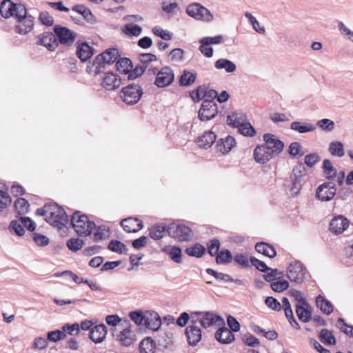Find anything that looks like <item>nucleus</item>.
<instances>
[{"instance_id": "1", "label": "nucleus", "mask_w": 353, "mask_h": 353, "mask_svg": "<svg viewBox=\"0 0 353 353\" xmlns=\"http://www.w3.org/2000/svg\"><path fill=\"white\" fill-rule=\"evenodd\" d=\"M163 233L179 241H188L193 237L192 230L183 224L171 223L169 225L163 223H156V240L163 237Z\"/></svg>"}, {"instance_id": "2", "label": "nucleus", "mask_w": 353, "mask_h": 353, "mask_svg": "<svg viewBox=\"0 0 353 353\" xmlns=\"http://www.w3.org/2000/svg\"><path fill=\"white\" fill-rule=\"evenodd\" d=\"M119 56V51L117 48H109L101 54L97 55L91 65H88L86 71L89 74L93 73L97 75L103 72L106 65L114 63Z\"/></svg>"}, {"instance_id": "3", "label": "nucleus", "mask_w": 353, "mask_h": 353, "mask_svg": "<svg viewBox=\"0 0 353 353\" xmlns=\"http://www.w3.org/2000/svg\"><path fill=\"white\" fill-rule=\"evenodd\" d=\"M191 323H199L203 329H208L210 327L223 326L225 321L213 312L196 311L192 312Z\"/></svg>"}, {"instance_id": "4", "label": "nucleus", "mask_w": 353, "mask_h": 353, "mask_svg": "<svg viewBox=\"0 0 353 353\" xmlns=\"http://www.w3.org/2000/svg\"><path fill=\"white\" fill-rule=\"evenodd\" d=\"M71 225L74 231L81 236H87L92 234L96 224L90 221L88 216L81 214L80 211H76L71 217Z\"/></svg>"}, {"instance_id": "5", "label": "nucleus", "mask_w": 353, "mask_h": 353, "mask_svg": "<svg viewBox=\"0 0 353 353\" xmlns=\"http://www.w3.org/2000/svg\"><path fill=\"white\" fill-rule=\"evenodd\" d=\"M45 220L48 223L58 229H62L69 223L68 216L65 210L57 205L52 203L48 216H46Z\"/></svg>"}, {"instance_id": "6", "label": "nucleus", "mask_w": 353, "mask_h": 353, "mask_svg": "<svg viewBox=\"0 0 353 353\" xmlns=\"http://www.w3.org/2000/svg\"><path fill=\"white\" fill-rule=\"evenodd\" d=\"M0 14L5 19L25 16V5L11 0H3L0 3Z\"/></svg>"}, {"instance_id": "7", "label": "nucleus", "mask_w": 353, "mask_h": 353, "mask_svg": "<svg viewBox=\"0 0 353 353\" xmlns=\"http://www.w3.org/2000/svg\"><path fill=\"white\" fill-rule=\"evenodd\" d=\"M265 143L261 146L256 147L253 154H261V148L270 150L272 153L279 154L284 148V143L274 134L266 133L263 135Z\"/></svg>"}, {"instance_id": "8", "label": "nucleus", "mask_w": 353, "mask_h": 353, "mask_svg": "<svg viewBox=\"0 0 353 353\" xmlns=\"http://www.w3.org/2000/svg\"><path fill=\"white\" fill-rule=\"evenodd\" d=\"M186 13L192 18L204 22H210L214 17L210 11L199 3H192L186 8Z\"/></svg>"}, {"instance_id": "9", "label": "nucleus", "mask_w": 353, "mask_h": 353, "mask_svg": "<svg viewBox=\"0 0 353 353\" xmlns=\"http://www.w3.org/2000/svg\"><path fill=\"white\" fill-rule=\"evenodd\" d=\"M121 93V97L123 102L128 105H133L139 101L143 91L139 85L130 83L123 88Z\"/></svg>"}, {"instance_id": "10", "label": "nucleus", "mask_w": 353, "mask_h": 353, "mask_svg": "<svg viewBox=\"0 0 353 353\" xmlns=\"http://www.w3.org/2000/svg\"><path fill=\"white\" fill-rule=\"evenodd\" d=\"M307 274L306 268L301 262L298 261L291 263L287 270V276L289 280L297 284L303 281Z\"/></svg>"}, {"instance_id": "11", "label": "nucleus", "mask_w": 353, "mask_h": 353, "mask_svg": "<svg viewBox=\"0 0 353 353\" xmlns=\"http://www.w3.org/2000/svg\"><path fill=\"white\" fill-rule=\"evenodd\" d=\"M53 31L56 36L57 41L61 45L70 46L73 44L77 37V33L75 32L60 25L54 26Z\"/></svg>"}, {"instance_id": "12", "label": "nucleus", "mask_w": 353, "mask_h": 353, "mask_svg": "<svg viewBox=\"0 0 353 353\" xmlns=\"http://www.w3.org/2000/svg\"><path fill=\"white\" fill-rule=\"evenodd\" d=\"M198 114L199 119L202 121L214 119L218 114V108L216 103L212 100H204Z\"/></svg>"}, {"instance_id": "13", "label": "nucleus", "mask_w": 353, "mask_h": 353, "mask_svg": "<svg viewBox=\"0 0 353 353\" xmlns=\"http://www.w3.org/2000/svg\"><path fill=\"white\" fill-rule=\"evenodd\" d=\"M336 188L333 182H326L319 185L316 192V196L322 201H328L336 194Z\"/></svg>"}, {"instance_id": "14", "label": "nucleus", "mask_w": 353, "mask_h": 353, "mask_svg": "<svg viewBox=\"0 0 353 353\" xmlns=\"http://www.w3.org/2000/svg\"><path fill=\"white\" fill-rule=\"evenodd\" d=\"M15 19L19 23L15 26L16 32L19 34H26L33 29L34 17L32 15H28L26 6L25 16L16 17Z\"/></svg>"}, {"instance_id": "15", "label": "nucleus", "mask_w": 353, "mask_h": 353, "mask_svg": "<svg viewBox=\"0 0 353 353\" xmlns=\"http://www.w3.org/2000/svg\"><path fill=\"white\" fill-rule=\"evenodd\" d=\"M174 78L172 70L169 67H164L156 74V86L165 87L174 81Z\"/></svg>"}, {"instance_id": "16", "label": "nucleus", "mask_w": 353, "mask_h": 353, "mask_svg": "<svg viewBox=\"0 0 353 353\" xmlns=\"http://www.w3.org/2000/svg\"><path fill=\"white\" fill-rule=\"evenodd\" d=\"M37 45L45 46L49 51H54L59 46L54 33L44 32L39 36Z\"/></svg>"}, {"instance_id": "17", "label": "nucleus", "mask_w": 353, "mask_h": 353, "mask_svg": "<svg viewBox=\"0 0 353 353\" xmlns=\"http://www.w3.org/2000/svg\"><path fill=\"white\" fill-rule=\"evenodd\" d=\"M350 221L343 216L334 217L329 225V230L335 234H342L349 226Z\"/></svg>"}, {"instance_id": "18", "label": "nucleus", "mask_w": 353, "mask_h": 353, "mask_svg": "<svg viewBox=\"0 0 353 353\" xmlns=\"http://www.w3.org/2000/svg\"><path fill=\"white\" fill-rule=\"evenodd\" d=\"M123 229L128 233H136L143 228L142 221L135 217H128L123 219L121 223Z\"/></svg>"}, {"instance_id": "19", "label": "nucleus", "mask_w": 353, "mask_h": 353, "mask_svg": "<svg viewBox=\"0 0 353 353\" xmlns=\"http://www.w3.org/2000/svg\"><path fill=\"white\" fill-rule=\"evenodd\" d=\"M197 323H191L185 328V334L188 342L190 345H196L201 341V330L197 326Z\"/></svg>"}, {"instance_id": "20", "label": "nucleus", "mask_w": 353, "mask_h": 353, "mask_svg": "<svg viewBox=\"0 0 353 353\" xmlns=\"http://www.w3.org/2000/svg\"><path fill=\"white\" fill-rule=\"evenodd\" d=\"M112 336L123 346H130L136 341V335L130 328L123 329L119 334L113 332Z\"/></svg>"}, {"instance_id": "21", "label": "nucleus", "mask_w": 353, "mask_h": 353, "mask_svg": "<svg viewBox=\"0 0 353 353\" xmlns=\"http://www.w3.org/2000/svg\"><path fill=\"white\" fill-rule=\"evenodd\" d=\"M102 85L108 90H114L120 87L121 79L113 72H107L105 73Z\"/></svg>"}, {"instance_id": "22", "label": "nucleus", "mask_w": 353, "mask_h": 353, "mask_svg": "<svg viewBox=\"0 0 353 353\" xmlns=\"http://www.w3.org/2000/svg\"><path fill=\"white\" fill-rule=\"evenodd\" d=\"M107 334V327L104 324H99L93 326L89 332V338L95 343L103 341Z\"/></svg>"}, {"instance_id": "23", "label": "nucleus", "mask_w": 353, "mask_h": 353, "mask_svg": "<svg viewBox=\"0 0 353 353\" xmlns=\"http://www.w3.org/2000/svg\"><path fill=\"white\" fill-rule=\"evenodd\" d=\"M94 54V48L87 42H83L78 44L76 50V54L81 62H86Z\"/></svg>"}, {"instance_id": "24", "label": "nucleus", "mask_w": 353, "mask_h": 353, "mask_svg": "<svg viewBox=\"0 0 353 353\" xmlns=\"http://www.w3.org/2000/svg\"><path fill=\"white\" fill-rule=\"evenodd\" d=\"M219 327L215 333V338L219 342L223 344H229L234 341V335L230 330L225 325Z\"/></svg>"}, {"instance_id": "25", "label": "nucleus", "mask_w": 353, "mask_h": 353, "mask_svg": "<svg viewBox=\"0 0 353 353\" xmlns=\"http://www.w3.org/2000/svg\"><path fill=\"white\" fill-rule=\"evenodd\" d=\"M161 251L168 255L174 262L176 263L182 262V252L179 247L167 245L163 248Z\"/></svg>"}, {"instance_id": "26", "label": "nucleus", "mask_w": 353, "mask_h": 353, "mask_svg": "<svg viewBox=\"0 0 353 353\" xmlns=\"http://www.w3.org/2000/svg\"><path fill=\"white\" fill-rule=\"evenodd\" d=\"M131 320L134 321L137 325H144L146 327L154 330V328L152 327L151 322L148 318H145L143 312L140 310L131 312L129 314Z\"/></svg>"}, {"instance_id": "27", "label": "nucleus", "mask_w": 353, "mask_h": 353, "mask_svg": "<svg viewBox=\"0 0 353 353\" xmlns=\"http://www.w3.org/2000/svg\"><path fill=\"white\" fill-rule=\"evenodd\" d=\"M296 313L299 320L303 322L306 323L311 319V307L307 302L306 305L296 304Z\"/></svg>"}, {"instance_id": "28", "label": "nucleus", "mask_w": 353, "mask_h": 353, "mask_svg": "<svg viewBox=\"0 0 353 353\" xmlns=\"http://www.w3.org/2000/svg\"><path fill=\"white\" fill-rule=\"evenodd\" d=\"M236 141L234 137L228 136L225 139H221L217 142L216 147L218 151L223 154L229 152L235 145Z\"/></svg>"}, {"instance_id": "29", "label": "nucleus", "mask_w": 353, "mask_h": 353, "mask_svg": "<svg viewBox=\"0 0 353 353\" xmlns=\"http://www.w3.org/2000/svg\"><path fill=\"white\" fill-rule=\"evenodd\" d=\"M72 10L81 14L84 19L91 24H93L96 21L95 17L92 14L91 10L84 5H75L72 8Z\"/></svg>"}, {"instance_id": "30", "label": "nucleus", "mask_w": 353, "mask_h": 353, "mask_svg": "<svg viewBox=\"0 0 353 353\" xmlns=\"http://www.w3.org/2000/svg\"><path fill=\"white\" fill-rule=\"evenodd\" d=\"M255 250L269 258H274L276 255V252L273 246L265 242L257 243L255 245Z\"/></svg>"}, {"instance_id": "31", "label": "nucleus", "mask_w": 353, "mask_h": 353, "mask_svg": "<svg viewBox=\"0 0 353 353\" xmlns=\"http://www.w3.org/2000/svg\"><path fill=\"white\" fill-rule=\"evenodd\" d=\"M290 128L303 134L314 131L316 130V125L307 122L294 121L291 123Z\"/></svg>"}, {"instance_id": "32", "label": "nucleus", "mask_w": 353, "mask_h": 353, "mask_svg": "<svg viewBox=\"0 0 353 353\" xmlns=\"http://www.w3.org/2000/svg\"><path fill=\"white\" fill-rule=\"evenodd\" d=\"M216 135L211 131L205 132L201 137L198 138V145L200 148H210L215 141Z\"/></svg>"}, {"instance_id": "33", "label": "nucleus", "mask_w": 353, "mask_h": 353, "mask_svg": "<svg viewBox=\"0 0 353 353\" xmlns=\"http://www.w3.org/2000/svg\"><path fill=\"white\" fill-rule=\"evenodd\" d=\"M227 121L228 125L239 128L245 122V117L243 113L233 112L228 116Z\"/></svg>"}, {"instance_id": "34", "label": "nucleus", "mask_w": 353, "mask_h": 353, "mask_svg": "<svg viewBox=\"0 0 353 353\" xmlns=\"http://www.w3.org/2000/svg\"><path fill=\"white\" fill-rule=\"evenodd\" d=\"M122 31L128 37H139L142 32V28L134 23H128L123 26Z\"/></svg>"}, {"instance_id": "35", "label": "nucleus", "mask_w": 353, "mask_h": 353, "mask_svg": "<svg viewBox=\"0 0 353 353\" xmlns=\"http://www.w3.org/2000/svg\"><path fill=\"white\" fill-rule=\"evenodd\" d=\"M316 306L322 312L326 314H330L333 312V305L330 301L325 299L321 295H319L316 299Z\"/></svg>"}, {"instance_id": "36", "label": "nucleus", "mask_w": 353, "mask_h": 353, "mask_svg": "<svg viewBox=\"0 0 353 353\" xmlns=\"http://www.w3.org/2000/svg\"><path fill=\"white\" fill-rule=\"evenodd\" d=\"M216 69H224L227 72H234L236 66L232 61L227 59H219L214 63Z\"/></svg>"}, {"instance_id": "37", "label": "nucleus", "mask_w": 353, "mask_h": 353, "mask_svg": "<svg viewBox=\"0 0 353 353\" xmlns=\"http://www.w3.org/2000/svg\"><path fill=\"white\" fill-rule=\"evenodd\" d=\"M132 66V61L126 57L120 58L116 63L117 70L125 74H128Z\"/></svg>"}, {"instance_id": "38", "label": "nucleus", "mask_w": 353, "mask_h": 353, "mask_svg": "<svg viewBox=\"0 0 353 353\" xmlns=\"http://www.w3.org/2000/svg\"><path fill=\"white\" fill-rule=\"evenodd\" d=\"M154 343L151 337H146L139 345L140 353H154Z\"/></svg>"}, {"instance_id": "39", "label": "nucleus", "mask_w": 353, "mask_h": 353, "mask_svg": "<svg viewBox=\"0 0 353 353\" xmlns=\"http://www.w3.org/2000/svg\"><path fill=\"white\" fill-rule=\"evenodd\" d=\"M24 223L21 221V217L17 220H12L10 222L9 229L11 232H14L19 236H21L25 233Z\"/></svg>"}, {"instance_id": "40", "label": "nucleus", "mask_w": 353, "mask_h": 353, "mask_svg": "<svg viewBox=\"0 0 353 353\" xmlns=\"http://www.w3.org/2000/svg\"><path fill=\"white\" fill-rule=\"evenodd\" d=\"M320 340L327 345H335L336 341L331 331L327 329H322L319 333Z\"/></svg>"}, {"instance_id": "41", "label": "nucleus", "mask_w": 353, "mask_h": 353, "mask_svg": "<svg viewBox=\"0 0 353 353\" xmlns=\"http://www.w3.org/2000/svg\"><path fill=\"white\" fill-rule=\"evenodd\" d=\"M14 208L19 215L26 214L29 210L30 205L24 198H18L14 203Z\"/></svg>"}, {"instance_id": "42", "label": "nucleus", "mask_w": 353, "mask_h": 353, "mask_svg": "<svg viewBox=\"0 0 353 353\" xmlns=\"http://www.w3.org/2000/svg\"><path fill=\"white\" fill-rule=\"evenodd\" d=\"M174 325V318L172 315H167L161 319L159 315L156 313V332H158L162 325L169 327Z\"/></svg>"}, {"instance_id": "43", "label": "nucleus", "mask_w": 353, "mask_h": 353, "mask_svg": "<svg viewBox=\"0 0 353 353\" xmlns=\"http://www.w3.org/2000/svg\"><path fill=\"white\" fill-rule=\"evenodd\" d=\"M172 343V333L166 330L165 336H159L158 339V347L163 350L168 347Z\"/></svg>"}, {"instance_id": "44", "label": "nucleus", "mask_w": 353, "mask_h": 353, "mask_svg": "<svg viewBox=\"0 0 353 353\" xmlns=\"http://www.w3.org/2000/svg\"><path fill=\"white\" fill-rule=\"evenodd\" d=\"M205 248L199 243H196L194 246L187 248L185 253L190 256L201 257L205 253Z\"/></svg>"}, {"instance_id": "45", "label": "nucleus", "mask_w": 353, "mask_h": 353, "mask_svg": "<svg viewBox=\"0 0 353 353\" xmlns=\"http://www.w3.org/2000/svg\"><path fill=\"white\" fill-rule=\"evenodd\" d=\"M108 248L119 254L125 253L128 251L125 245L118 240H111L108 243Z\"/></svg>"}, {"instance_id": "46", "label": "nucleus", "mask_w": 353, "mask_h": 353, "mask_svg": "<svg viewBox=\"0 0 353 353\" xmlns=\"http://www.w3.org/2000/svg\"><path fill=\"white\" fill-rule=\"evenodd\" d=\"M196 77V73L184 70L183 74L180 77V84L183 86H188L193 83Z\"/></svg>"}, {"instance_id": "47", "label": "nucleus", "mask_w": 353, "mask_h": 353, "mask_svg": "<svg viewBox=\"0 0 353 353\" xmlns=\"http://www.w3.org/2000/svg\"><path fill=\"white\" fill-rule=\"evenodd\" d=\"M232 259L231 252L228 250H221L216 255V261L218 264L230 263Z\"/></svg>"}, {"instance_id": "48", "label": "nucleus", "mask_w": 353, "mask_h": 353, "mask_svg": "<svg viewBox=\"0 0 353 353\" xmlns=\"http://www.w3.org/2000/svg\"><path fill=\"white\" fill-rule=\"evenodd\" d=\"M94 229L96 230V231L93 233L92 239L94 242H99L106 239V233L108 232V230H106L105 226L96 225Z\"/></svg>"}, {"instance_id": "49", "label": "nucleus", "mask_w": 353, "mask_h": 353, "mask_svg": "<svg viewBox=\"0 0 353 353\" xmlns=\"http://www.w3.org/2000/svg\"><path fill=\"white\" fill-rule=\"evenodd\" d=\"M66 337V334L60 330H56L48 332L47 334V340L51 342H58Z\"/></svg>"}, {"instance_id": "50", "label": "nucleus", "mask_w": 353, "mask_h": 353, "mask_svg": "<svg viewBox=\"0 0 353 353\" xmlns=\"http://www.w3.org/2000/svg\"><path fill=\"white\" fill-rule=\"evenodd\" d=\"M146 70V65H139L134 68L133 67L128 74V80H133L141 76Z\"/></svg>"}, {"instance_id": "51", "label": "nucleus", "mask_w": 353, "mask_h": 353, "mask_svg": "<svg viewBox=\"0 0 353 353\" xmlns=\"http://www.w3.org/2000/svg\"><path fill=\"white\" fill-rule=\"evenodd\" d=\"M84 244V241L79 238H72L67 241V246L72 252H77L81 250Z\"/></svg>"}, {"instance_id": "52", "label": "nucleus", "mask_w": 353, "mask_h": 353, "mask_svg": "<svg viewBox=\"0 0 353 353\" xmlns=\"http://www.w3.org/2000/svg\"><path fill=\"white\" fill-rule=\"evenodd\" d=\"M307 152L299 142H292L289 146V154H304Z\"/></svg>"}, {"instance_id": "53", "label": "nucleus", "mask_w": 353, "mask_h": 353, "mask_svg": "<svg viewBox=\"0 0 353 353\" xmlns=\"http://www.w3.org/2000/svg\"><path fill=\"white\" fill-rule=\"evenodd\" d=\"M270 286L273 291L281 292L288 288L289 283L285 280H279L272 282Z\"/></svg>"}, {"instance_id": "54", "label": "nucleus", "mask_w": 353, "mask_h": 353, "mask_svg": "<svg viewBox=\"0 0 353 353\" xmlns=\"http://www.w3.org/2000/svg\"><path fill=\"white\" fill-rule=\"evenodd\" d=\"M206 96V88L204 86H199L197 89L190 92V97L194 101H199Z\"/></svg>"}, {"instance_id": "55", "label": "nucleus", "mask_w": 353, "mask_h": 353, "mask_svg": "<svg viewBox=\"0 0 353 353\" xmlns=\"http://www.w3.org/2000/svg\"><path fill=\"white\" fill-rule=\"evenodd\" d=\"M250 262L252 265L254 266L258 270L261 272H268L270 268L268 267L267 265L262 261L257 259L254 256H250Z\"/></svg>"}, {"instance_id": "56", "label": "nucleus", "mask_w": 353, "mask_h": 353, "mask_svg": "<svg viewBox=\"0 0 353 353\" xmlns=\"http://www.w3.org/2000/svg\"><path fill=\"white\" fill-rule=\"evenodd\" d=\"M329 152L330 154H344L343 144L339 141H334L330 144Z\"/></svg>"}, {"instance_id": "57", "label": "nucleus", "mask_w": 353, "mask_h": 353, "mask_svg": "<svg viewBox=\"0 0 353 353\" xmlns=\"http://www.w3.org/2000/svg\"><path fill=\"white\" fill-rule=\"evenodd\" d=\"M239 132L248 137H254L256 134L254 128L250 123H244L239 128Z\"/></svg>"}, {"instance_id": "58", "label": "nucleus", "mask_w": 353, "mask_h": 353, "mask_svg": "<svg viewBox=\"0 0 353 353\" xmlns=\"http://www.w3.org/2000/svg\"><path fill=\"white\" fill-rule=\"evenodd\" d=\"M223 41V37L222 35H216L214 37H205L199 40V42H203L205 45H216L220 44Z\"/></svg>"}, {"instance_id": "59", "label": "nucleus", "mask_w": 353, "mask_h": 353, "mask_svg": "<svg viewBox=\"0 0 353 353\" xmlns=\"http://www.w3.org/2000/svg\"><path fill=\"white\" fill-rule=\"evenodd\" d=\"M208 252L212 256H216L219 253V250L220 248V243L218 239H214L210 240L208 244Z\"/></svg>"}, {"instance_id": "60", "label": "nucleus", "mask_w": 353, "mask_h": 353, "mask_svg": "<svg viewBox=\"0 0 353 353\" xmlns=\"http://www.w3.org/2000/svg\"><path fill=\"white\" fill-rule=\"evenodd\" d=\"M11 203L12 199L8 192L0 190V210L8 208Z\"/></svg>"}, {"instance_id": "61", "label": "nucleus", "mask_w": 353, "mask_h": 353, "mask_svg": "<svg viewBox=\"0 0 353 353\" xmlns=\"http://www.w3.org/2000/svg\"><path fill=\"white\" fill-rule=\"evenodd\" d=\"M39 20L46 26H52L54 23V18L47 11L40 12Z\"/></svg>"}, {"instance_id": "62", "label": "nucleus", "mask_w": 353, "mask_h": 353, "mask_svg": "<svg viewBox=\"0 0 353 353\" xmlns=\"http://www.w3.org/2000/svg\"><path fill=\"white\" fill-rule=\"evenodd\" d=\"M337 323L341 332L347 336H353V326L347 325L342 318H339Z\"/></svg>"}, {"instance_id": "63", "label": "nucleus", "mask_w": 353, "mask_h": 353, "mask_svg": "<svg viewBox=\"0 0 353 353\" xmlns=\"http://www.w3.org/2000/svg\"><path fill=\"white\" fill-rule=\"evenodd\" d=\"M265 305L273 310L281 311L282 306L276 299L272 296H268L265 300Z\"/></svg>"}, {"instance_id": "64", "label": "nucleus", "mask_w": 353, "mask_h": 353, "mask_svg": "<svg viewBox=\"0 0 353 353\" xmlns=\"http://www.w3.org/2000/svg\"><path fill=\"white\" fill-rule=\"evenodd\" d=\"M32 239L39 246H45L49 243V239L43 234L34 232L32 234Z\"/></svg>"}]
</instances>
